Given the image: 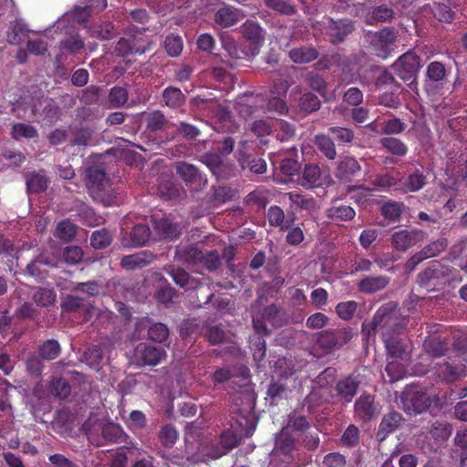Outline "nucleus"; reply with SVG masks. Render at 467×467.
Segmentation results:
<instances>
[{"label": "nucleus", "instance_id": "f257e3e1", "mask_svg": "<svg viewBox=\"0 0 467 467\" xmlns=\"http://www.w3.org/2000/svg\"><path fill=\"white\" fill-rule=\"evenodd\" d=\"M236 423L238 428L223 432L218 444L208 449L206 453L209 457L218 459L225 455L236 445L238 439L251 436L255 430V423L253 419L242 416L236 420Z\"/></svg>", "mask_w": 467, "mask_h": 467}, {"label": "nucleus", "instance_id": "f03ea898", "mask_svg": "<svg viewBox=\"0 0 467 467\" xmlns=\"http://www.w3.org/2000/svg\"><path fill=\"white\" fill-rule=\"evenodd\" d=\"M396 319L395 314L386 315L380 309L375 315L370 325L363 326V332L368 331V334H369L370 330L379 329L389 354L392 358L403 359V355L405 354L403 345L400 340L391 337L387 330V327L396 326Z\"/></svg>", "mask_w": 467, "mask_h": 467}, {"label": "nucleus", "instance_id": "7ed1b4c3", "mask_svg": "<svg viewBox=\"0 0 467 467\" xmlns=\"http://www.w3.org/2000/svg\"><path fill=\"white\" fill-rule=\"evenodd\" d=\"M306 428H308V421L305 417L299 416L291 418L287 423V426L282 430L276 438V447L274 451V455L284 453L285 457L289 460L290 456L287 453L290 451L294 442L293 439L287 437L290 429L296 431H304Z\"/></svg>", "mask_w": 467, "mask_h": 467}, {"label": "nucleus", "instance_id": "20e7f679", "mask_svg": "<svg viewBox=\"0 0 467 467\" xmlns=\"http://www.w3.org/2000/svg\"><path fill=\"white\" fill-rule=\"evenodd\" d=\"M403 410L410 415L425 411L431 405V400L426 393L415 388H408L401 395Z\"/></svg>", "mask_w": 467, "mask_h": 467}, {"label": "nucleus", "instance_id": "39448f33", "mask_svg": "<svg viewBox=\"0 0 467 467\" xmlns=\"http://www.w3.org/2000/svg\"><path fill=\"white\" fill-rule=\"evenodd\" d=\"M392 68L401 79L412 83L420 68V57L415 53L409 51L399 57L392 65Z\"/></svg>", "mask_w": 467, "mask_h": 467}, {"label": "nucleus", "instance_id": "423d86ee", "mask_svg": "<svg viewBox=\"0 0 467 467\" xmlns=\"http://www.w3.org/2000/svg\"><path fill=\"white\" fill-rule=\"evenodd\" d=\"M397 36L394 29L386 27L379 32L369 33L368 41L377 56L386 57L389 52V47L396 41Z\"/></svg>", "mask_w": 467, "mask_h": 467}, {"label": "nucleus", "instance_id": "0eeeda50", "mask_svg": "<svg viewBox=\"0 0 467 467\" xmlns=\"http://www.w3.org/2000/svg\"><path fill=\"white\" fill-rule=\"evenodd\" d=\"M438 376L448 382H453L467 376V359H453L451 362L438 364Z\"/></svg>", "mask_w": 467, "mask_h": 467}, {"label": "nucleus", "instance_id": "6e6552de", "mask_svg": "<svg viewBox=\"0 0 467 467\" xmlns=\"http://www.w3.org/2000/svg\"><path fill=\"white\" fill-rule=\"evenodd\" d=\"M425 234L418 229L399 230L391 236L392 246L400 251H406L423 241Z\"/></svg>", "mask_w": 467, "mask_h": 467}, {"label": "nucleus", "instance_id": "1a4fd4ad", "mask_svg": "<svg viewBox=\"0 0 467 467\" xmlns=\"http://www.w3.org/2000/svg\"><path fill=\"white\" fill-rule=\"evenodd\" d=\"M447 275L448 269L435 261L432 262L425 271L419 275V283L428 289H432L436 285L444 283Z\"/></svg>", "mask_w": 467, "mask_h": 467}, {"label": "nucleus", "instance_id": "9d476101", "mask_svg": "<svg viewBox=\"0 0 467 467\" xmlns=\"http://www.w3.org/2000/svg\"><path fill=\"white\" fill-rule=\"evenodd\" d=\"M288 89L286 81H280L275 83L270 91V99L267 103V110L275 112L279 115L287 113L288 109L286 103L283 99L285 97Z\"/></svg>", "mask_w": 467, "mask_h": 467}, {"label": "nucleus", "instance_id": "9b49d317", "mask_svg": "<svg viewBox=\"0 0 467 467\" xmlns=\"http://www.w3.org/2000/svg\"><path fill=\"white\" fill-rule=\"evenodd\" d=\"M165 351L154 346L140 345L135 349V358L140 365L156 366L165 358Z\"/></svg>", "mask_w": 467, "mask_h": 467}, {"label": "nucleus", "instance_id": "f8f14e48", "mask_svg": "<svg viewBox=\"0 0 467 467\" xmlns=\"http://www.w3.org/2000/svg\"><path fill=\"white\" fill-rule=\"evenodd\" d=\"M145 41L141 33L129 36L128 38H120L118 42L115 52L118 56L124 57L131 53L142 54L145 52Z\"/></svg>", "mask_w": 467, "mask_h": 467}, {"label": "nucleus", "instance_id": "ddd939ff", "mask_svg": "<svg viewBox=\"0 0 467 467\" xmlns=\"http://www.w3.org/2000/svg\"><path fill=\"white\" fill-rule=\"evenodd\" d=\"M353 337V333L349 328L339 329L337 331H326L319 337L321 346L331 348L334 347L340 348L346 345Z\"/></svg>", "mask_w": 467, "mask_h": 467}, {"label": "nucleus", "instance_id": "4468645a", "mask_svg": "<svg viewBox=\"0 0 467 467\" xmlns=\"http://www.w3.org/2000/svg\"><path fill=\"white\" fill-rule=\"evenodd\" d=\"M151 221L160 237L173 240L179 235L178 225L171 223L168 219L153 215Z\"/></svg>", "mask_w": 467, "mask_h": 467}, {"label": "nucleus", "instance_id": "2eb2a0df", "mask_svg": "<svg viewBox=\"0 0 467 467\" xmlns=\"http://www.w3.org/2000/svg\"><path fill=\"white\" fill-rule=\"evenodd\" d=\"M357 417L362 420H369L377 413L374 399L370 395H361L355 404Z\"/></svg>", "mask_w": 467, "mask_h": 467}, {"label": "nucleus", "instance_id": "dca6fc26", "mask_svg": "<svg viewBox=\"0 0 467 467\" xmlns=\"http://www.w3.org/2000/svg\"><path fill=\"white\" fill-rule=\"evenodd\" d=\"M361 171L358 161L353 157L342 158L338 164L336 175L340 180H349Z\"/></svg>", "mask_w": 467, "mask_h": 467}, {"label": "nucleus", "instance_id": "f3484780", "mask_svg": "<svg viewBox=\"0 0 467 467\" xmlns=\"http://www.w3.org/2000/svg\"><path fill=\"white\" fill-rule=\"evenodd\" d=\"M242 11L231 7L223 6L215 14V21L223 27L234 26L236 22L244 18Z\"/></svg>", "mask_w": 467, "mask_h": 467}, {"label": "nucleus", "instance_id": "a211bd4d", "mask_svg": "<svg viewBox=\"0 0 467 467\" xmlns=\"http://www.w3.org/2000/svg\"><path fill=\"white\" fill-rule=\"evenodd\" d=\"M327 34L331 37L333 42L342 41L353 29L352 25L345 20L334 21L327 19Z\"/></svg>", "mask_w": 467, "mask_h": 467}, {"label": "nucleus", "instance_id": "6ab92c4d", "mask_svg": "<svg viewBox=\"0 0 467 467\" xmlns=\"http://www.w3.org/2000/svg\"><path fill=\"white\" fill-rule=\"evenodd\" d=\"M359 381L356 377L348 376L340 379L337 384V394L346 401L350 402L355 396Z\"/></svg>", "mask_w": 467, "mask_h": 467}, {"label": "nucleus", "instance_id": "aec40b11", "mask_svg": "<svg viewBox=\"0 0 467 467\" xmlns=\"http://www.w3.org/2000/svg\"><path fill=\"white\" fill-rule=\"evenodd\" d=\"M284 201H288L291 209L293 210H306L313 211L316 209V202L313 198H308L305 195L296 192H287L283 196Z\"/></svg>", "mask_w": 467, "mask_h": 467}, {"label": "nucleus", "instance_id": "412c9836", "mask_svg": "<svg viewBox=\"0 0 467 467\" xmlns=\"http://www.w3.org/2000/svg\"><path fill=\"white\" fill-rule=\"evenodd\" d=\"M152 255L146 252L124 256L121 259V266L128 270L143 267L152 261Z\"/></svg>", "mask_w": 467, "mask_h": 467}, {"label": "nucleus", "instance_id": "4be33fe9", "mask_svg": "<svg viewBox=\"0 0 467 467\" xmlns=\"http://www.w3.org/2000/svg\"><path fill=\"white\" fill-rule=\"evenodd\" d=\"M89 16V12L87 6L76 7L72 12L66 13L57 20L55 26L57 29H63L67 27V23H69L70 19H73L77 23L85 22Z\"/></svg>", "mask_w": 467, "mask_h": 467}, {"label": "nucleus", "instance_id": "5701e85b", "mask_svg": "<svg viewBox=\"0 0 467 467\" xmlns=\"http://www.w3.org/2000/svg\"><path fill=\"white\" fill-rule=\"evenodd\" d=\"M243 35L248 41L255 46V49L264 41V30L257 23L253 21H247L245 24H244Z\"/></svg>", "mask_w": 467, "mask_h": 467}, {"label": "nucleus", "instance_id": "b1692460", "mask_svg": "<svg viewBox=\"0 0 467 467\" xmlns=\"http://www.w3.org/2000/svg\"><path fill=\"white\" fill-rule=\"evenodd\" d=\"M388 285V279L385 276H368L363 278L358 288L361 292L370 294L383 289Z\"/></svg>", "mask_w": 467, "mask_h": 467}, {"label": "nucleus", "instance_id": "393cba45", "mask_svg": "<svg viewBox=\"0 0 467 467\" xmlns=\"http://www.w3.org/2000/svg\"><path fill=\"white\" fill-rule=\"evenodd\" d=\"M401 416L398 412H390L386 415L379 425V437L383 440L385 437L394 431L400 424Z\"/></svg>", "mask_w": 467, "mask_h": 467}, {"label": "nucleus", "instance_id": "a878e982", "mask_svg": "<svg viewBox=\"0 0 467 467\" xmlns=\"http://www.w3.org/2000/svg\"><path fill=\"white\" fill-rule=\"evenodd\" d=\"M393 16L394 12L391 8L386 5H379L365 15L364 19L367 24L372 25L377 22H388Z\"/></svg>", "mask_w": 467, "mask_h": 467}, {"label": "nucleus", "instance_id": "bb28decb", "mask_svg": "<svg viewBox=\"0 0 467 467\" xmlns=\"http://www.w3.org/2000/svg\"><path fill=\"white\" fill-rule=\"evenodd\" d=\"M267 219L272 226H278L281 230H287L294 219H285L284 211L278 206H271L267 212Z\"/></svg>", "mask_w": 467, "mask_h": 467}, {"label": "nucleus", "instance_id": "cd10ccee", "mask_svg": "<svg viewBox=\"0 0 467 467\" xmlns=\"http://www.w3.org/2000/svg\"><path fill=\"white\" fill-rule=\"evenodd\" d=\"M106 183V174L101 167L94 166L87 170V184L90 189H103Z\"/></svg>", "mask_w": 467, "mask_h": 467}, {"label": "nucleus", "instance_id": "c85d7f7f", "mask_svg": "<svg viewBox=\"0 0 467 467\" xmlns=\"http://www.w3.org/2000/svg\"><path fill=\"white\" fill-rule=\"evenodd\" d=\"M290 58L297 64L309 63L317 57V52L310 47L294 48L289 52Z\"/></svg>", "mask_w": 467, "mask_h": 467}, {"label": "nucleus", "instance_id": "c756f323", "mask_svg": "<svg viewBox=\"0 0 467 467\" xmlns=\"http://www.w3.org/2000/svg\"><path fill=\"white\" fill-rule=\"evenodd\" d=\"M33 111L36 114H40L44 119L53 121L57 116V107L52 99H44L38 105H35Z\"/></svg>", "mask_w": 467, "mask_h": 467}, {"label": "nucleus", "instance_id": "7c9ffc66", "mask_svg": "<svg viewBox=\"0 0 467 467\" xmlns=\"http://www.w3.org/2000/svg\"><path fill=\"white\" fill-rule=\"evenodd\" d=\"M83 47L84 42L78 35H70L65 40L60 42V56L64 54H75L81 50Z\"/></svg>", "mask_w": 467, "mask_h": 467}, {"label": "nucleus", "instance_id": "2f4dec72", "mask_svg": "<svg viewBox=\"0 0 467 467\" xmlns=\"http://www.w3.org/2000/svg\"><path fill=\"white\" fill-rule=\"evenodd\" d=\"M315 143L319 150L329 160H334L337 155V150L333 140L324 134L317 135Z\"/></svg>", "mask_w": 467, "mask_h": 467}, {"label": "nucleus", "instance_id": "473e14b6", "mask_svg": "<svg viewBox=\"0 0 467 467\" xmlns=\"http://www.w3.org/2000/svg\"><path fill=\"white\" fill-rule=\"evenodd\" d=\"M76 231L77 228L74 223L69 220H64L58 223L55 232V236L63 242H69L75 237Z\"/></svg>", "mask_w": 467, "mask_h": 467}, {"label": "nucleus", "instance_id": "72a5a7b5", "mask_svg": "<svg viewBox=\"0 0 467 467\" xmlns=\"http://www.w3.org/2000/svg\"><path fill=\"white\" fill-rule=\"evenodd\" d=\"M381 145L391 154L404 156L407 153L406 145L397 138L385 137L380 140Z\"/></svg>", "mask_w": 467, "mask_h": 467}, {"label": "nucleus", "instance_id": "f704fd0d", "mask_svg": "<svg viewBox=\"0 0 467 467\" xmlns=\"http://www.w3.org/2000/svg\"><path fill=\"white\" fill-rule=\"evenodd\" d=\"M348 192L350 194V199L360 205H368L372 196L371 190L360 185L349 186Z\"/></svg>", "mask_w": 467, "mask_h": 467}, {"label": "nucleus", "instance_id": "c9c22d12", "mask_svg": "<svg viewBox=\"0 0 467 467\" xmlns=\"http://www.w3.org/2000/svg\"><path fill=\"white\" fill-rule=\"evenodd\" d=\"M355 211L350 206H333L327 210V216L335 221H349L355 217Z\"/></svg>", "mask_w": 467, "mask_h": 467}, {"label": "nucleus", "instance_id": "e433bc0d", "mask_svg": "<svg viewBox=\"0 0 467 467\" xmlns=\"http://www.w3.org/2000/svg\"><path fill=\"white\" fill-rule=\"evenodd\" d=\"M150 229L147 225L137 224L130 233V242L134 246L144 245L150 238Z\"/></svg>", "mask_w": 467, "mask_h": 467}, {"label": "nucleus", "instance_id": "4c0bfd02", "mask_svg": "<svg viewBox=\"0 0 467 467\" xmlns=\"http://www.w3.org/2000/svg\"><path fill=\"white\" fill-rule=\"evenodd\" d=\"M303 81L312 89L316 90L321 95H324V92L327 88L326 81L324 78L315 72H307L302 76Z\"/></svg>", "mask_w": 467, "mask_h": 467}, {"label": "nucleus", "instance_id": "58836bf2", "mask_svg": "<svg viewBox=\"0 0 467 467\" xmlns=\"http://www.w3.org/2000/svg\"><path fill=\"white\" fill-rule=\"evenodd\" d=\"M321 171L317 165L308 164L306 165L303 171L302 184L306 187H314L318 183L320 179Z\"/></svg>", "mask_w": 467, "mask_h": 467}, {"label": "nucleus", "instance_id": "ea45409f", "mask_svg": "<svg viewBox=\"0 0 467 467\" xmlns=\"http://www.w3.org/2000/svg\"><path fill=\"white\" fill-rule=\"evenodd\" d=\"M35 303L42 307H47L56 301V293L53 289L40 288L33 296Z\"/></svg>", "mask_w": 467, "mask_h": 467}, {"label": "nucleus", "instance_id": "a19ab883", "mask_svg": "<svg viewBox=\"0 0 467 467\" xmlns=\"http://www.w3.org/2000/svg\"><path fill=\"white\" fill-rule=\"evenodd\" d=\"M425 350L432 357L439 358L446 354L448 350L447 344L440 338H430L424 342Z\"/></svg>", "mask_w": 467, "mask_h": 467}, {"label": "nucleus", "instance_id": "79ce46f5", "mask_svg": "<svg viewBox=\"0 0 467 467\" xmlns=\"http://www.w3.org/2000/svg\"><path fill=\"white\" fill-rule=\"evenodd\" d=\"M448 246L446 238H440L422 248L420 252L425 259L439 255Z\"/></svg>", "mask_w": 467, "mask_h": 467}, {"label": "nucleus", "instance_id": "37998d69", "mask_svg": "<svg viewBox=\"0 0 467 467\" xmlns=\"http://www.w3.org/2000/svg\"><path fill=\"white\" fill-rule=\"evenodd\" d=\"M177 172L187 182H201L202 178L195 166L188 163H181L177 167Z\"/></svg>", "mask_w": 467, "mask_h": 467}, {"label": "nucleus", "instance_id": "c03bdc74", "mask_svg": "<svg viewBox=\"0 0 467 467\" xmlns=\"http://www.w3.org/2000/svg\"><path fill=\"white\" fill-rule=\"evenodd\" d=\"M163 99L167 106L177 108L184 101V96L179 88H167L163 92Z\"/></svg>", "mask_w": 467, "mask_h": 467}, {"label": "nucleus", "instance_id": "a18cd8bd", "mask_svg": "<svg viewBox=\"0 0 467 467\" xmlns=\"http://www.w3.org/2000/svg\"><path fill=\"white\" fill-rule=\"evenodd\" d=\"M258 99L259 96L253 95H245L241 98L236 108L238 113L244 118L250 116L252 114V108L256 106Z\"/></svg>", "mask_w": 467, "mask_h": 467}, {"label": "nucleus", "instance_id": "49530a36", "mask_svg": "<svg viewBox=\"0 0 467 467\" xmlns=\"http://www.w3.org/2000/svg\"><path fill=\"white\" fill-rule=\"evenodd\" d=\"M111 241V234L105 229L95 231L90 237V244L96 249H102L108 246Z\"/></svg>", "mask_w": 467, "mask_h": 467}, {"label": "nucleus", "instance_id": "de8ad7c7", "mask_svg": "<svg viewBox=\"0 0 467 467\" xmlns=\"http://www.w3.org/2000/svg\"><path fill=\"white\" fill-rule=\"evenodd\" d=\"M178 437L177 430L171 424L162 427L159 434L160 441L165 447L173 446Z\"/></svg>", "mask_w": 467, "mask_h": 467}, {"label": "nucleus", "instance_id": "09e8293b", "mask_svg": "<svg viewBox=\"0 0 467 467\" xmlns=\"http://www.w3.org/2000/svg\"><path fill=\"white\" fill-rule=\"evenodd\" d=\"M299 107L303 111L310 113L320 108V100L316 95L307 92L300 98Z\"/></svg>", "mask_w": 467, "mask_h": 467}, {"label": "nucleus", "instance_id": "8fccbe9b", "mask_svg": "<svg viewBox=\"0 0 467 467\" xmlns=\"http://www.w3.org/2000/svg\"><path fill=\"white\" fill-rule=\"evenodd\" d=\"M60 353V346L57 341L49 339L43 344L39 349L42 358L47 360L55 359Z\"/></svg>", "mask_w": 467, "mask_h": 467}, {"label": "nucleus", "instance_id": "3c124183", "mask_svg": "<svg viewBox=\"0 0 467 467\" xmlns=\"http://www.w3.org/2000/svg\"><path fill=\"white\" fill-rule=\"evenodd\" d=\"M431 434L436 441H446L451 434V427L446 422L435 421L431 425Z\"/></svg>", "mask_w": 467, "mask_h": 467}, {"label": "nucleus", "instance_id": "603ef678", "mask_svg": "<svg viewBox=\"0 0 467 467\" xmlns=\"http://www.w3.org/2000/svg\"><path fill=\"white\" fill-rule=\"evenodd\" d=\"M165 49L171 57H177L181 54L183 42L180 36H168L164 42Z\"/></svg>", "mask_w": 467, "mask_h": 467}, {"label": "nucleus", "instance_id": "864d4df0", "mask_svg": "<svg viewBox=\"0 0 467 467\" xmlns=\"http://www.w3.org/2000/svg\"><path fill=\"white\" fill-rule=\"evenodd\" d=\"M358 308V303L352 300L341 302L336 306L337 316L344 320H349L353 317Z\"/></svg>", "mask_w": 467, "mask_h": 467}, {"label": "nucleus", "instance_id": "5fc2aeb1", "mask_svg": "<svg viewBox=\"0 0 467 467\" xmlns=\"http://www.w3.org/2000/svg\"><path fill=\"white\" fill-rule=\"evenodd\" d=\"M386 372L388 373L390 381H397L403 378L406 373V369L400 361L394 359L388 362L386 366Z\"/></svg>", "mask_w": 467, "mask_h": 467}, {"label": "nucleus", "instance_id": "6e6d98bb", "mask_svg": "<svg viewBox=\"0 0 467 467\" xmlns=\"http://www.w3.org/2000/svg\"><path fill=\"white\" fill-rule=\"evenodd\" d=\"M51 393L58 398H67L70 393V386L64 379H54L51 382Z\"/></svg>", "mask_w": 467, "mask_h": 467}, {"label": "nucleus", "instance_id": "4d7b16f0", "mask_svg": "<svg viewBox=\"0 0 467 467\" xmlns=\"http://www.w3.org/2000/svg\"><path fill=\"white\" fill-rule=\"evenodd\" d=\"M26 184L28 190L34 192H43L47 186L46 176L42 173L32 174L27 178Z\"/></svg>", "mask_w": 467, "mask_h": 467}, {"label": "nucleus", "instance_id": "13d9d810", "mask_svg": "<svg viewBox=\"0 0 467 467\" xmlns=\"http://www.w3.org/2000/svg\"><path fill=\"white\" fill-rule=\"evenodd\" d=\"M13 137L16 140L20 138L32 139L37 135L36 130L28 124H16L12 129Z\"/></svg>", "mask_w": 467, "mask_h": 467}, {"label": "nucleus", "instance_id": "bf43d9fd", "mask_svg": "<svg viewBox=\"0 0 467 467\" xmlns=\"http://www.w3.org/2000/svg\"><path fill=\"white\" fill-rule=\"evenodd\" d=\"M149 337L151 340L163 342L168 338L169 330L167 327L161 323H156L150 327Z\"/></svg>", "mask_w": 467, "mask_h": 467}, {"label": "nucleus", "instance_id": "052dcab7", "mask_svg": "<svg viewBox=\"0 0 467 467\" xmlns=\"http://www.w3.org/2000/svg\"><path fill=\"white\" fill-rule=\"evenodd\" d=\"M102 435L110 441H116L122 437L123 430L118 424L109 422L102 427Z\"/></svg>", "mask_w": 467, "mask_h": 467}, {"label": "nucleus", "instance_id": "680f3d73", "mask_svg": "<svg viewBox=\"0 0 467 467\" xmlns=\"http://www.w3.org/2000/svg\"><path fill=\"white\" fill-rule=\"evenodd\" d=\"M427 76L432 81H441L446 76V69L441 62H431L427 67Z\"/></svg>", "mask_w": 467, "mask_h": 467}, {"label": "nucleus", "instance_id": "e2e57ef3", "mask_svg": "<svg viewBox=\"0 0 467 467\" xmlns=\"http://www.w3.org/2000/svg\"><path fill=\"white\" fill-rule=\"evenodd\" d=\"M88 32L92 37L109 39L113 36V26L110 23H105L89 28Z\"/></svg>", "mask_w": 467, "mask_h": 467}, {"label": "nucleus", "instance_id": "0e129e2a", "mask_svg": "<svg viewBox=\"0 0 467 467\" xmlns=\"http://www.w3.org/2000/svg\"><path fill=\"white\" fill-rule=\"evenodd\" d=\"M109 99L113 107H119L127 102L128 92L124 88L115 87L110 90Z\"/></svg>", "mask_w": 467, "mask_h": 467}, {"label": "nucleus", "instance_id": "69168bd1", "mask_svg": "<svg viewBox=\"0 0 467 467\" xmlns=\"http://www.w3.org/2000/svg\"><path fill=\"white\" fill-rule=\"evenodd\" d=\"M63 258L66 263L76 265L81 262L83 252L78 246H67L63 251Z\"/></svg>", "mask_w": 467, "mask_h": 467}, {"label": "nucleus", "instance_id": "338daca9", "mask_svg": "<svg viewBox=\"0 0 467 467\" xmlns=\"http://www.w3.org/2000/svg\"><path fill=\"white\" fill-rule=\"evenodd\" d=\"M173 281L182 287L186 289L193 288V280H191L188 273L182 269H176L171 272Z\"/></svg>", "mask_w": 467, "mask_h": 467}, {"label": "nucleus", "instance_id": "774afa93", "mask_svg": "<svg viewBox=\"0 0 467 467\" xmlns=\"http://www.w3.org/2000/svg\"><path fill=\"white\" fill-rule=\"evenodd\" d=\"M433 16L441 22H451L453 13L451 8L444 4H435L432 8Z\"/></svg>", "mask_w": 467, "mask_h": 467}]
</instances>
